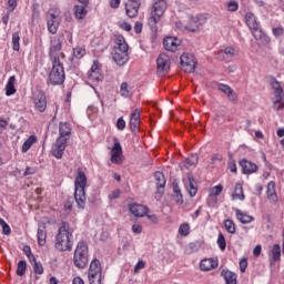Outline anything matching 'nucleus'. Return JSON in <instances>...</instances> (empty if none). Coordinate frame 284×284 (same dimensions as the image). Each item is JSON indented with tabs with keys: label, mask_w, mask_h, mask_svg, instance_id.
<instances>
[{
	"label": "nucleus",
	"mask_w": 284,
	"mask_h": 284,
	"mask_svg": "<svg viewBox=\"0 0 284 284\" xmlns=\"http://www.w3.org/2000/svg\"><path fill=\"white\" fill-rule=\"evenodd\" d=\"M74 235L68 222H62L54 237V247L58 252H72Z\"/></svg>",
	"instance_id": "nucleus-1"
},
{
	"label": "nucleus",
	"mask_w": 284,
	"mask_h": 284,
	"mask_svg": "<svg viewBox=\"0 0 284 284\" xmlns=\"http://www.w3.org/2000/svg\"><path fill=\"white\" fill-rule=\"evenodd\" d=\"M85 187H88V175L83 170L78 169L74 180V201L80 210H85Z\"/></svg>",
	"instance_id": "nucleus-2"
},
{
	"label": "nucleus",
	"mask_w": 284,
	"mask_h": 284,
	"mask_svg": "<svg viewBox=\"0 0 284 284\" xmlns=\"http://www.w3.org/2000/svg\"><path fill=\"white\" fill-rule=\"evenodd\" d=\"M165 10H168V2H165V0H159L154 2L151 10V17L148 20L152 32H159V27H156V24L159 23L163 14H165Z\"/></svg>",
	"instance_id": "nucleus-3"
},
{
	"label": "nucleus",
	"mask_w": 284,
	"mask_h": 284,
	"mask_svg": "<svg viewBox=\"0 0 284 284\" xmlns=\"http://www.w3.org/2000/svg\"><path fill=\"white\" fill-rule=\"evenodd\" d=\"M111 54L116 65H125V63L130 61V55H128V43H125V39H116L115 47L113 48Z\"/></svg>",
	"instance_id": "nucleus-4"
},
{
	"label": "nucleus",
	"mask_w": 284,
	"mask_h": 284,
	"mask_svg": "<svg viewBox=\"0 0 284 284\" xmlns=\"http://www.w3.org/2000/svg\"><path fill=\"white\" fill-rule=\"evenodd\" d=\"M73 263L75 267L79 270H83L85 265L89 263V250H88V243L80 241L77 244L74 254H73Z\"/></svg>",
	"instance_id": "nucleus-5"
},
{
	"label": "nucleus",
	"mask_w": 284,
	"mask_h": 284,
	"mask_svg": "<svg viewBox=\"0 0 284 284\" xmlns=\"http://www.w3.org/2000/svg\"><path fill=\"white\" fill-rule=\"evenodd\" d=\"M65 82V70L61 61H52V70L49 73V83L51 85H62Z\"/></svg>",
	"instance_id": "nucleus-6"
},
{
	"label": "nucleus",
	"mask_w": 284,
	"mask_h": 284,
	"mask_svg": "<svg viewBox=\"0 0 284 284\" xmlns=\"http://www.w3.org/2000/svg\"><path fill=\"white\" fill-rule=\"evenodd\" d=\"M271 85L274 90L275 101L273 102V109L277 111L280 116H284V102H283V88L281 83L277 82L276 79H273Z\"/></svg>",
	"instance_id": "nucleus-7"
},
{
	"label": "nucleus",
	"mask_w": 284,
	"mask_h": 284,
	"mask_svg": "<svg viewBox=\"0 0 284 284\" xmlns=\"http://www.w3.org/2000/svg\"><path fill=\"white\" fill-rule=\"evenodd\" d=\"M245 22L247 28L252 31V34L254 39L258 40L263 38V31H261V24L258 23V20H256V16L252 12H247L245 14Z\"/></svg>",
	"instance_id": "nucleus-8"
},
{
	"label": "nucleus",
	"mask_w": 284,
	"mask_h": 284,
	"mask_svg": "<svg viewBox=\"0 0 284 284\" xmlns=\"http://www.w3.org/2000/svg\"><path fill=\"white\" fill-rule=\"evenodd\" d=\"M32 101H33L34 109L38 112L42 113L47 110V108H48V98L45 97V92H43V90H37L33 93Z\"/></svg>",
	"instance_id": "nucleus-9"
},
{
	"label": "nucleus",
	"mask_w": 284,
	"mask_h": 284,
	"mask_svg": "<svg viewBox=\"0 0 284 284\" xmlns=\"http://www.w3.org/2000/svg\"><path fill=\"white\" fill-rule=\"evenodd\" d=\"M180 63L184 72L192 73L196 70V58L193 54L184 53L180 57Z\"/></svg>",
	"instance_id": "nucleus-10"
},
{
	"label": "nucleus",
	"mask_w": 284,
	"mask_h": 284,
	"mask_svg": "<svg viewBox=\"0 0 284 284\" xmlns=\"http://www.w3.org/2000/svg\"><path fill=\"white\" fill-rule=\"evenodd\" d=\"M111 163L114 165H121L123 163V148L121 146V142L119 140H114L113 148L111 149Z\"/></svg>",
	"instance_id": "nucleus-11"
},
{
	"label": "nucleus",
	"mask_w": 284,
	"mask_h": 284,
	"mask_svg": "<svg viewBox=\"0 0 284 284\" xmlns=\"http://www.w3.org/2000/svg\"><path fill=\"white\" fill-rule=\"evenodd\" d=\"M65 148H68V141L58 138L55 143L51 148L52 156H54L55 159H63Z\"/></svg>",
	"instance_id": "nucleus-12"
},
{
	"label": "nucleus",
	"mask_w": 284,
	"mask_h": 284,
	"mask_svg": "<svg viewBox=\"0 0 284 284\" xmlns=\"http://www.w3.org/2000/svg\"><path fill=\"white\" fill-rule=\"evenodd\" d=\"M158 72L168 74L170 72V55L165 53H160L156 59Z\"/></svg>",
	"instance_id": "nucleus-13"
},
{
	"label": "nucleus",
	"mask_w": 284,
	"mask_h": 284,
	"mask_svg": "<svg viewBox=\"0 0 284 284\" xmlns=\"http://www.w3.org/2000/svg\"><path fill=\"white\" fill-rule=\"evenodd\" d=\"M60 23L61 18H59V16L53 12H49V14L47 16V26L51 34H57Z\"/></svg>",
	"instance_id": "nucleus-14"
},
{
	"label": "nucleus",
	"mask_w": 284,
	"mask_h": 284,
	"mask_svg": "<svg viewBox=\"0 0 284 284\" xmlns=\"http://www.w3.org/2000/svg\"><path fill=\"white\" fill-rule=\"evenodd\" d=\"M140 8H141V0H129L125 3L126 17H129L130 19H134V17H139Z\"/></svg>",
	"instance_id": "nucleus-15"
},
{
	"label": "nucleus",
	"mask_w": 284,
	"mask_h": 284,
	"mask_svg": "<svg viewBox=\"0 0 284 284\" xmlns=\"http://www.w3.org/2000/svg\"><path fill=\"white\" fill-rule=\"evenodd\" d=\"M61 48H63V44L61 43V40L59 38H54L53 40H51V47L49 49L51 61H61V59L59 58Z\"/></svg>",
	"instance_id": "nucleus-16"
},
{
	"label": "nucleus",
	"mask_w": 284,
	"mask_h": 284,
	"mask_svg": "<svg viewBox=\"0 0 284 284\" xmlns=\"http://www.w3.org/2000/svg\"><path fill=\"white\" fill-rule=\"evenodd\" d=\"M88 77L90 81H93V83H101L103 81V74H101V67H99V61H94Z\"/></svg>",
	"instance_id": "nucleus-17"
},
{
	"label": "nucleus",
	"mask_w": 284,
	"mask_h": 284,
	"mask_svg": "<svg viewBox=\"0 0 284 284\" xmlns=\"http://www.w3.org/2000/svg\"><path fill=\"white\" fill-rule=\"evenodd\" d=\"M129 210L133 216L138 219H143V216H148V212H150V209L143 204H130Z\"/></svg>",
	"instance_id": "nucleus-18"
},
{
	"label": "nucleus",
	"mask_w": 284,
	"mask_h": 284,
	"mask_svg": "<svg viewBox=\"0 0 284 284\" xmlns=\"http://www.w3.org/2000/svg\"><path fill=\"white\" fill-rule=\"evenodd\" d=\"M164 50L168 52H176L179 45H181V40L174 37H166L163 40Z\"/></svg>",
	"instance_id": "nucleus-19"
},
{
	"label": "nucleus",
	"mask_w": 284,
	"mask_h": 284,
	"mask_svg": "<svg viewBox=\"0 0 284 284\" xmlns=\"http://www.w3.org/2000/svg\"><path fill=\"white\" fill-rule=\"evenodd\" d=\"M201 26H203V20L199 16H190L189 23L184 26V29L189 32H196Z\"/></svg>",
	"instance_id": "nucleus-20"
},
{
	"label": "nucleus",
	"mask_w": 284,
	"mask_h": 284,
	"mask_svg": "<svg viewBox=\"0 0 284 284\" xmlns=\"http://www.w3.org/2000/svg\"><path fill=\"white\" fill-rule=\"evenodd\" d=\"M154 179H155V185L158 189V194H160V196H163V194L165 193V175L163 174V172H159L156 171L154 173Z\"/></svg>",
	"instance_id": "nucleus-21"
},
{
	"label": "nucleus",
	"mask_w": 284,
	"mask_h": 284,
	"mask_svg": "<svg viewBox=\"0 0 284 284\" xmlns=\"http://www.w3.org/2000/svg\"><path fill=\"white\" fill-rule=\"evenodd\" d=\"M72 134V126L68 122H60L59 124V138L63 141H69Z\"/></svg>",
	"instance_id": "nucleus-22"
},
{
	"label": "nucleus",
	"mask_w": 284,
	"mask_h": 284,
	"mask_svg": "<svg viewBox=\"0 0 284 284\" xmlns=\"http://www.w3.org/2000/svg\"><path fill=\"white\" fill-rule=\"evenodd\" d=\"M219 267V261L214 258H204L200 263V270L202 272H210V270H216Z\"/></svg>",
	"instance_id": "nucleus-23"
},
{
	"label": "nucleus",
	"mask_w": 284,
	"mask_h": 284,
	"mask_svg": "<svg viewBox=\"0 0 284 284\" xmlns=\"http://www.w3.org/2000/svg\"><path fill=\"white\" fill-rule=\"evenodd\" d=\"M185 187L191 197L196 196V192H199V189L196 187V182L194 181V176L192 175V173H187V180L185 182Z\"/></svg>",
	"instance_id": "nucleus-24"
},
{
	"label": "nucleus",
	"mask_w": 284,
	"mask_h": 284,
	"mask_svg": "<svg viewBox=\"0 0 284 284\" xmlns=\"http://www.w3.org/2000/svg\"><path fill=\"white\" fill-rule=\"evenodd\" d=\"M266 194L271 203H278V195H276V183H274V181L268 182Z\"/></svg>",
	"instance_id": "nucleus-25"
},
{
	"label": "nucleus",
	"mask_w": 284,
	"mask_h": 284,
	"mask_svg": "<svg viewBox=\"0 0 284 284\" xmlns=\"http://www.w3.org/2000/svg\"><path fill=\"white\" fill-rule=\"evenodd\" d=\"M240 165L242 168L243 174H254L256 170H258V166L247 160L240 161Z\"/></svg>",
	"instance_id": "nucleus-26"
},
{
	"label": "nucleus",
	"mask_w": 284,
	"mask_h": 284,
	"mask_svg": "<svg viewBox=\"0 0 284 284\" xmlns=\"http://www.w3.org/2000/svg\"><path fill=\"white\" fill-rule=\"evenodd\" d=\"M235 216L240 223H243V225H247V223H253L254 216L247 214L246 212H243L239 209H235Z\"/></svg>",
	"instance_id": "nucleus-27"
},
{
	"label": "nucleus",
	"mask_w": 284,
	"mask_h": 284,
	"mask_svg": "<svg viewBox=\"0 0 284 284\" xmlns=\"http://www.w3.org/2000/svg\"><path fill=\"white\" fill-rule=\"evenodd\" d=\"M18 0H8L7 2V14L2 17V23L8 26V21H10V14L13 10H17Z\"/></svg>",
	"instance_id": "nucleus-28"
},
{
	"label": "nucleus",
	"mask_w": 284,
	"mask_h": 284,
	"mask_svg": "<svg viewBox=\"0 0 284 284\" xmlns=\"http://www.w3.org/2000/svg\"><path fill=\"white\" fill-rule=\"evenodd\" d=\"M38 244L40 247H43L45 245V239H48V233L45 232V224H39L38 226Z\"/></svg>",
	"instance_id": "nucleus-29"
},
{
	"label": "nucleus",
	"mask_w": 284,
	"mask_h": 284,
	"mask_svg": "<svg viewBox=\"0 0 284 284\" xmlns=\"http://www.w3.org/2000/svg\"><path fill=\"white\" fill-rule=\"evenodd\" d=\"M14 83H17V77L11 75L6 85V97H12V94H17Z\"/></svg>",
	"instance_id": "nucleus-30"
},
{
	"label": "nucleus",
	"mask_w": 284,
	"mask_h": 284,
	"mask_svg": "<svg viewBox=\"0 0 284 284\" xmlns=\"http://www.w3.org/2000/svg\"><path fill=\"white\" fill-rule=\"evenodd\" d=\"M101 272H102L101 262L99 260H93L90 264L88 276L102 274Z\"/></svg>",
	"instance_id": "nucleus-31"
},
{
	"label": "nucleus",
	"mask_w": 284,
	"mask_h": 284,
	"mask_svg": "<svg viewBox=\"0 0 284 284\" xmlns=\"http://www.w3.org/2000/svg\"><path fill=\"white\" fill-rule=\"evenodd\" d=\"M233 201H245V194L243 193V185L241 183L235 184L234 193L232 194Z\"/></svg>",
	"instance_id": "nucleus-32"
},
{
	"label": "nucleus",
	"mask_w": 284,
	"mask_h": 284,
	"mask_svg": "<svg viewBox=\"0 0 284 284\" xmlns=\"http://www.w3.org/2000/svg\"><path fill=\"white\" fill-rule=\"evenodd\" d=\"M73 11H74L75 19H78L79 21H82L84 17H88V10H85L84 4L83 6L75 4L73 8Z\"/></svg>",
	"instance_id": "nucleus-33"
},
{
	"label": "nucleus",
	"mask_w": 284,
	"mask_h": 284,
	"mask_svg": "<svg viewBox=\"0 0 284 284\" xmlns=\"http://www.w3.org/2000/svg\"><path fill=\"white\" fill-rule=\"evenodd\" d=\"M37 135H30L21 146L22 154H26L34 143H37Z\"/></svg>",
	"instance_id": "nucleus-34"
},
{
	"label": "nucleus",
	"mask_w": 284,
	"mask_h": 284,
	"mask_svg": "<svg viewBox=\"0 0 284 284\" xmlns=\"http://www.w3.org/2000/svg\"><path fill=\"white\" fill-rule=\"evenodd\" d=\"M222 276L226 284H236V274L232 271L223 270Z\"/></svg>",
	"instance_id": "nucleus-35"
},
{
	"label": "nucleus",
	"mask_w": 284,
	"mask_h": 284,
	"mask_svg": "<svg viewBox=\"0 0 284 284\" xmlns=\"http://www.w3.org/2000/svg\"><path fill=\"white\" fill-rule=\"evenodd\" d=\"M217 90H220L221 92H223L224 94H226L229 97V99H234L233 94H234V90L227 85V84H223V83H217Z\"/></svg>",
	"instance_id": "nucleus-36"
},
{
	"label": "nucleus",
	"mask_w": 284,
	"mask_h": 284,
	"mask_svg": "<svg viewBox=\"0 0 284 284\" xmlns=\"http://www.w3.org/2000/svg\"><path fill=\"white\" fill-rule=\"evenodd\" d=\"M21 37L19 36V32H14L12 33V50H14V52H19V50H21Z\"/></svg>",
	"instance_id": "nucleus-37"
},
{
	"label": "nucleus",
	"mask_w": 284,
	"mask_h": 284,
	"mask_svg": "<svg viewBox=\"0 0 284 284\" xmlns=\"http://www.w3.org/2000/svg\"><path fill=\"white\" fill-rule=\"evenodd\" d=\"M270 256L273 258V261H281V245L278 244H274L272 250H271V253H270Z\"/></svg>",
	"instance_id": "nucleus-38"
},
{
	"label": "nucleus",
	"mask_w": 284,
	"mask_h": 284,
	"mask_svg": "<svg viewBox=\"0 0 284 284\" xmlns=\"http://www.w3.org/2000/svg\"><path fill=\"white\" fill-rule=\"evenodd\" d=\"M224 227L229 234H236V224L231 219L224 221Z\"/></svg>",
	"instance_id": "nucleus-39"
},
{
	"label": "nucleus",
	"mask_w": 284,
	"mask_h": 284,
	"mask_svg": "<svg viewBox=\"0 0 284 284\" xmlns=\"http://www.w3.org/2000/svg\"><path fill=\"white\" fill-rule=\"evenodd\" d=\"M173 192L178 199L176 203L183 205V194H181V189L179 187V184L176 182H173Z\"/></svg>",
	"instance_id": "nucleus-40"
},
{
	"label": "nucleus",
	"mask_w": 284,
	"mask_h": 284,
	"mask_svg": "<svg viewBox=\"0 0 284 284\" xmlns=\"http://www.w3.org/2000/svg\"><path fill=\"white\" fill-rule=\"evenodd\" d=\"M26 270H28V263H26L24 260L19 261L17 267V275L23 276L26 274Z\"/></svg>",
	"instance_id": "nucleus-41"
},
{
	"label": "nucleus",
	"mask_w": 284,
	"mask_h": 284,
	"mask_svg": "<svg viewBox=\"0 0 284 284\" xmlns=\"http://www.w3.org/2000/svg\"><path fill=\"white\" fill-rule=\"evenodd\" d=\"M120 95L124 99H128L130 97V85L128 82H122L120 85Z\"/></svg>",
	"instance_id": "nucleus-42"
},
{
	"label": "nucleus",
	"mask_w": 284,
	"mask_h": 284,
	"mask_svg": "<svg viewBox=\"0 0 284 284\" xmlns=\"http://www.w3.org/2000/svg\"><path fill=\"white\" fill-rule=\"evenodd\" d=\"M185 168H192V165H196L199 163V155L192 154L190 158H187L184 162Z\"/></svg>",
	"instance_id": "nucleus-43"
},
{
	"label": "nucleus",
	"mask_w": 284,
	"mask_h": 284,
	"mask_svg": "<svg viewBox=\"0 0 284 284\" xmlns=\"http://www.w3.org/2000/svg\"><path fill=\"white\" fill-rule=\"evenodd\" d=\"M73 57L75 59H83L85 57V49L83 47H75L73 49Z\"/></svg>",
	"instance_id": "nucleus-44"
},
{
	"label": "nucleus",
	"mask_w": 284,
	"mask_h": 284,
	"mask_svg": "<svg viewBox=\"0 0 284 284\" xmlns=\"http://www.w3.org/2000/svg\"><path fill=\"white\" fill-rule=\"evenodd\" d=\"M217 245L222 252H225V247H227V243L225 242V235H223V233H219Z\"/></svg>",
	"instance_id": "nucleus-45"
},
{
	"label": "nucleus",
	"mask_w": 284,
	"mask_h": 284,
	"mask_svg": "<svg viewBox=\"0 0 284 284\" xmlns=\"http://www.w3.org/2000/svg\"><path fill=\"white\" fill-rule=\"evenodd\" d=\"M0 225L2 227V233L6 235V236H10V234L12 233V230L10 229V225H8V223H6V220L4 219H1L0 217Z\"/></svg>",
	"instance_id": "nucleus-46"
},
{
	"label": "nucleus",
	"mask_w": 284,
	"mask_h": 284,
	"mask_svg": "<svg viewBox=\"0 0 284 284\" xmlns=\"http://www.w3.org/2000/svg\"><path fill=\"white\" fill-rule=\"evenodd\" d=\"M179 234L181 236H187L190 234V224L183 223L179 227Z\"/></svg>",
	"instance_id": "nucleus-47"
},
{
	"label": "nucleus",
	"mask_w": 284,
	"mask_h": 284,
	"mask_svg": "<svg viewBox=\"0 0 284 284\" xmlns=\"http://www.w3.org/2000/svg\"><path fill=\"white\" fill-rule=\"evenodd\" d=\"M221 192H223V185L219 184L212 189H210L209 193L210 196H219L221 194Z\"/></svg>",
	"instance_id": "nucleus-48"
},
{
	"label": "nucleus",
	"mask_w": 284,
	"mask_h": 284,
	"mask_svg": "<svg viewBox=\"0 0 284 284\" xmlns=\"http://www.w3.org/2000/svg\"><path fill=\"white\" fill-rule=\"evenodd\" d=\"M226 9L229 12H236V10H239V2L236 0L229 1Z\"/></svg>",
	"instance_id": "nucleus-49"
},
{
	"label": "nucleus",
	"mask_w": 284,
	"mask_h": 284,
	"mask_svg": "<svg viewBox=\"0 0 284 284\" xmlns=\"http://www.w3.org/2000/svg\"><path fill=\"white\" fill-rule=\"evenodd\" d=\"M88 278L90 284H101L102 274L93 275V276L88 275Z\"/></svg>",
	"instance_id": "nucleus-50"
},
{
	"label": "nucleus",
	"mask_w": 284,
	"mask_h": 284,
	"mask_svg": "<svg viewBox=\"0 0 284 284\" xmlns=\"http://www.w3.org/2000/svg\"><path fill=\"white\" fill-rule=\"evenodd\" d=\"M141 122L136 121V120H132V118H130V122H129V125H130V130L132 132H138L139 131V125H140Z\"/></svg>",
	"instance_id": "nucleus-51"
},
{
	"label": "nucleus",
	"mask_w": 284,
	"mask_h": 284,
	"mask_svg": "<svg viewBox=\"0 0 284 284\" xmlns=\"http://www.w3.org/2000/svg\"><path fill=\"white\" fill-rule=\"evenodd\" d=\"M32 265L34 274H43V265L41 264V262H36Z\"/></svg>",
	"instance_id": "nucleus-52"
},
{
	"label": "nucleus",
	"mask_w": 284,
	"mask_h": 284,
	"mask_svg": "<svg viewBox=\"0 0 284 284\" xmlns=\"http://www.w3.org/2000/svg\"><path fill=\"white\" fill-rule=\"evenodd\" d=\"M144 268H145V262L143 260H139V262L134 266V272L135 274H139V272H141V270H144Z\"/></svg>",
	"instance_id": "nucleus-53"
},
{
	"label": "nucleus",
	"mask_w": 284,
	"mask_h": 284,
	"mask_svg": "<svg viewBox=\"0 0 284 284\" xmlns=\"http://www.w3.org/2000/svg\"><path fill=\"white\" fill-rule=\"evenodd\" d=\"M72 203H74V200L72 197H69L64 203V211L65 212H72Z\"/></svg>",
	"instance_id": "nucleus-54"
},
{
	"label": "nucleus",
	"mask_w": 284,
	"mask_h": 284,
	"mask_svg": "<svg viewBox=\"0 0 284 284\" xmlns=\"http://www.w3.org/2000/svg\"><path fill=\"white\" fill-rule=\"evenodd\" d=\"M246 270H247V258H246V257H243V258L240 261V271H241L242 273H244Z\"/></svg>",
	"instance_id": "nucleus-55"
},
{
	"label": "nucleus",
	"mask_w": 284,
	"mask_h": 284,
	"mask_svg": "<svg viewBox=\"0 0 284 284\" xmlns=\"http://www.w3.org/2000/svg\"><path fill=\"white\" fill-rule=\"evenodd\" d=\"M121 196V191L120 190H114L109 194L110 201H114Z\"/></svg>",
	"instance_id": "nucleus-56"
},
{
	"label": "nucleus",
	"mask_w": 284,
	"mask_h": 284,
	"mask_svg": "<svg viewBox=\"0 0 284 284\" xmlns=\"http://www.w3.org/2000/svg\"><path fill=\"white\" fill-rule=\"evenodd\" d=\"M224 54H229V57H235L236 50L233 47H226L224 49Z\"/></svg>",
	"instance_id": "nucleus-57"
},
{
	"label": "nucleus",
	"mask_w": 284,
	"mask_h": 284,
	"mask_svg": "<svg viewBox=\"0 0 284 284\" xmlns=\"http://www.w3.org/2000/svg\"><path fill=\"white\" fill-rule=\"evenodd\" d=\"M133 121H138L139 123H141V113L139 112V110H135L131 113V118Z\"/></svg>",
	"instance_id": "nucleus-58"
},
{
	"label": "nucleus",
	"mask_w": 284,
	"mask_h": 284,
	"mask_svg": "<svg viewBox=\"0 0 284 284\" xmlns=\"http://www.w3.org/2000/svg\"><path fill=\"white\" fill-rule=\"evenodd\" d=\"M116 128L118 130H125V120H123V118H119L116 121Z\"/></svg>",
	"instance_id": "nucleus-59"
},
{
	"label": "nucleus",
	"mask_w": 284,
	"mask_h": 284,
	"mask_svg": "<svg viewBox=\"0 0 284 284\" xmlns=\"http://www.w3.org/2000/svg\"><path fill=\"white\" fill-rule=\"evenodd\" d=\"M142 31H143V23L142 22H135V24H134L135 34H141Z\"/></svg>",
	"instance_id": "nucleus-60"
},
{
	"label": "nucleus",
	"mask_w": 284,
	"mask_h": 284,
	"mask_svg": "<svg viewBox=\"0 0 284 284\" xmlns=\"http://www.w3.org/2000/svg\"><path fill=\"white\" fill-rule=\"evenodd\" d=\"M132 232L134 234H141V232H143V226H141L140 224H133Z\"/></svg>",
	"instance_id": "nucleus-61"
},
{
	"label": "nucleus",
	"mask_w": 284,
	"mask_h": 284,
	"mask_svg": "<svg viewBox=\"0 0 284 284\" xmlns=\"http://www.w3.org/2000/svg\"><path fill=\"white\" fill-rule=\"evenodd\" d=\"M121 6V0H111L110 7L113 8V10H116Z\"/></svg>",
	"instance_id": "nucleus-62"
},
{
	"label": "nucleus",
	"mask_w": 284,
	"mask_h": 284,
	"mask_svg": "<svg viewBox=\"0 0 284 284\" xmlns=\"http://www.w3.org/2000/svg\"><path fill=\"white\" fill-rule=\"evenodd\" d=\"M273 34H274L275 37H282V34H283V28H281V27L274 28V29H273Z\"/></svg>",
	"instance_id": "nucleus-63"
},
{
	"label": "nucleus",
	"mask_w": 284,
	"mask_h": 284,
	"mask_svg": "<svg viewBox=\"0 0 284 284\" xmlns=\"http://www.w3.org/2000/svg\"><path fill=\"white\" fill-rule=\"evenodd\" d=\"M72 284H85V282H83V278L78 276L73 278Z\"/></svg>",
	"instance_id": "nucleus-64"
}]
</instances>
